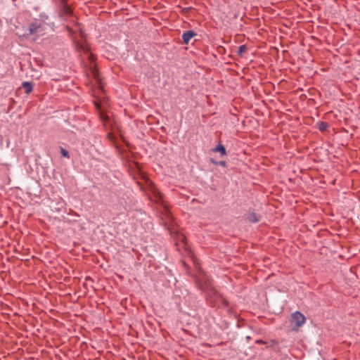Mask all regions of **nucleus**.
<instances>
[{
  "label": "nucleus",
  "mask_w": 360,
  "mask_h": 360,
  "mask_svg": "<svg viewBox=\"0 0 360 360\" xmlns=\"http://www.w3.org/2000/svg\"><path fill=\"white\" fill-rule=\"evenodd\" d=\"M199 285L202 290L207 292V300L212 307L224 309L229 315L236 316L234 307L214 288L212 281L203 277L199 280Z\"/></svg>",
  "instance_id": "nucleus-1"
},
{
  "label": "nucleus",
  "mask_w": 360,
  "mask_h": 360,
  "mask_svg": "<svg viewBox=\"0 0 360 360\" xmlns=\"http://www.w3.org/2000/svg\"><path fill=\"white\" fill-rule=\"evenodd\" d=\"M289 328L291 331L297 332L306 322L305 316L300 311H295L290 314L289 318Z\"/></svg>",
  "instance_id": "nucleus-2"
},
{
  "label": "nucleus",
  "mask_w": 360,
  "mask_h": 360,
  "mask_svg": "<svg viewBox=\"0 0 360 360\" xmlns=\"http://www.w3.org/2000/svg\"><path fill=\"white\" fill-rule=\"evenodd\" d=\"M30 34L43 35L44 34V29L43 25L40 22H34L30 25L29 27Z\"/></svg>",
  "instance_id": "nucleus-3"
},
{
  "label": "nucleus",
  "mask_w": 360,
  "mask_h": 360,
  "mask_svg": "<svg viewBox=\"0 0 360 360\" xmlns=\"http://www.w3.org/2000/svg\"><path fill=\"white\" fill-rule=\"evenodd\" d=\"M148 186L150 191L155 198V201L160 202L162 198L161 193L153 182L150 181Z\"/></svg>",
  "instance_id": "nucleus-4"
},
{
  "label": "nucleus",
  "mask_w": 360,
  "mask_h": 360,
  "mask_svg": "<svg viewBox=\"0 0 360 360\" xmlns=\"http://www.w3.org/2000/svg\"><path fill=\"white\" fill-rule=\"evenodd\" d=\"M195 36H196V33L193 30L184 32L182 34L184 44H188L190 40Z\"/></svg>",
  "instance_id": "nucleus-5"
},
{
  "label": "nucleus",
  "mask_w": 360,
  "mask_h": 360,
  "mask_svg": "<svg viewBox=\"0 0 360 360\" xmlns=\"http://www.w3.org/2000/svg\"><path fill=\"white\" fill-rule=\"evenodd\" d=\"M247 220L252 223H257L259 221V217L256 213L252 212L247 215Z\"/></svg>",
  "instance_id": "nucleus-6"
},
{
  "label": "nucleus",
  "mask_w": 360,
  "mask_h": 360,
  "mask_svg": "<svg viewBox=\"0 0 360 360\" xmlns=\"http://www.w3.org/2000/svg\"><path fill=\"white\" fill-rule=\"evenodd\" d=\"M22 87L25 89V91L27 94H30L33 89L32 84L29 82H24L22 83Z\"/></svg>",
  "instance_id": "nucleus-7"
},
{
  "label": "nucleus",
  "mask_w": 360,
  "mask_h": 360,
  "mask_svg": "<svg viewBox=\"0 0 360 360\" xmlns=\"http://www.w3.org/2000/svg\"><path fill=\"white\" fill-rule=\"evenodd\" d=\"M213 151L220 153L221 155H225L226 154L225 147L221 143L218 144L214 148H213Z\"/></svg>",
  "instance_id": "nucleus-8"
},
{
  "label": "nucleus",
  "mask_w": 360,
  "mask_h": 360,
  "mask_svg": "<svg viewBox=\"0 0 360 360\" xmlns=\"http://www.w3.org/2000/svg\"><path fill=\"white\" fill-rule=\"evenodd\" d=\"M329 125L327 122H321L318 124V128L321 131H324L328 128Z\"/></svg>",
  "instance_id": "nucleus-9"
},
{
  "label": "nucleus",
  "mask_w": 360,
  "mask_h": 360,
  "mask_svg": "<svg viewBox=\"0 0 360 360\" xmlns=\"http://www.w3.org/2000/svg\"><path fill=\"white\" fill-rule=\"evenodd\" d=\"M247 50H248V48H247L246 45L240 46L238 47V55L240 56H243V53L245 52H246Z\"/></svg>",
  "instance_id": "nucleus-10"
},
{
  "label": "nucleus",
  "mask_w": 360,
  "mask_h": 360,
  "mask_svg": "<svg viewBox=\"0 0 360 360\" xmlns=\"http://www.w3.org/2000/svg\"><path fill=\"white\" fill-rule=\"evenodd\" d=\"M60 153H61L62 156H63L64 158H70L69 152L68 150H66L65 148H60Z\"/></svg>",
  "instance_id": "nucleus-11"
},
{
  "label": "nucleus",
  "mask_w": 360,
  "mask_h": 360,
  "mask_svg": "<svg viewBox=\"0 0 360 360\" xmlns=\"http://www.w3.org/2000/svg\"><path fill=\"white\" fill-rule=\"evenodd\" d=\"M211 161H212V163H214V165H221V166H222V167H226V161H221V162H216V161H214V160H212Z\"/></svg>",
  "instance_id": "nucleus-12"
},
{
  "label": "nucleus",
  "mask_w": 360,
  "mask_h": 360,
  "mask_svg": "<svg viewBox=\"0 0 360 360\" xmlns=\"http://www.w3.org/2000/svg\"><path fill=\"white\" fill-rule=\"evenodd\" d=\"M256 343L257 344H260V345H264L266 344V342L262 340H256Z\"/></svg>",
  "instance_id": "nucleus-13"
},
{
  "label": "nucleus",
  "mask_w": 360,
  "mask_h": 360,
  "mask_svg": "<svg viewBox=\"0 0 360 360\" xmlns=\"http://www.w3.org/2000/svg\"><path fill=\"white\" fill-rule=\"evenodd\" d=\"M65 13H66L67 14H70V12H71V11H70V9L68 7H65Z\"/></svg>",
  "instance_id": "nucleus-14"
},
{
  "label": "nucleus",
  "mask_w": 360,
  "mask_h": 360,
  "mask_svg": "<svg viewBox=\"0 0 360 360\" xmlns=\"http://www.w3.org/2000/svg\"><path fill=\"white\" fill-rule=\"evenodd\" d=\"M277 343H278V342H277V341L274 340H271V345H276Z\"/></svg>",
  "instance_id": "nucleus-15"
}]
</instances>
